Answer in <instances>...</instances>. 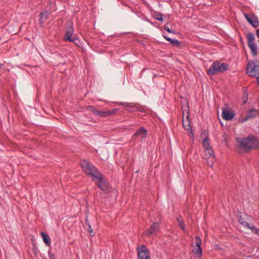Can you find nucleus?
<instances>
[{
  "mask_svg": "<svg viewBox=\"0 0 259 259\" xmlns=\"http://www.w3.org/2000/svg\"><path fill=\"white\" fill-rule=\"evenodd\" d=\"M239 143V147L243 148L245 152H248L252 149H259V139L253 135H249L243 138H236Z\"/></svg>",
  "mask_w": 259,
  "mask_h": 259,
  "instance_id": "1",
  "label": "nucleus"
},
{
  "mask_svg": "<svg viewBox=\"0 0 259 259\" xmlns=\"http://www.w3.org/2000/svg\"><path fill=\"white\" fill-rule=\"evenodd\" d=\"M74 30L72 22H69L66 24L65 33L63 36V40L66 42H71L77 47H79L80 44L77 34H74Z\"/></svg>",
  "mask_w": 259,
  "mask_h": 259,
  "instance_id": "2",
  "label": "nucleus"
},
{
  "mask_svg": "<svg viewBox=\"0 0 259 259\" xmlns=\"http://www.w3.org/2000/svg\"><path fill=\"white\" fill-rule=\"evenodd\" d=\"M80 164L83 171L91 177L92 181H95L96 177L101 173L92 163L86 160H82Z\"/></svg>",
  "mask_w": 259,
  "mask_h": 259,
  "instance_id": "3",
  "label": "nucleus"
},
{
  "mask_svg": "<svg viewBox=\"0 0 259 259\" xmlns=\"http://www.w3.org/2000/svg\"><path fill=\"white\" fill-rule=\"evenodd\" d=\"M96 185L104 193L108 194L111 191L112 187L105 176L101 172L94 181Z\"/></svg>",
  "mask_w": 259,
  "mask_h": 259,
  "instance_id": "4",
  "label": "nucleus"
},
{
  "mask_svg": "<svg viewBox=\"0 0 259 259\" xmlns=\"http://www.w3.org/2000/svg\"><path fill=\"white\" fill-rule=\"evenodd\" d=\"M229 64L226 63H220L217 61L207 69V74L209 76L214 75L218 72H224L229 69Z\"/></svg>",
  "mask_w": 259,
  "mask_h": 259,
  "instance_id": "5",
  "label": "nucleus"
},
{
  "mask_svg": "<svg viewBox=\"0 0 259 259\" xmlns=\"http://www.w3.org/2000/svg\"><path fill=\"white\" fill-rule=\"evenodd\" d=\"M246 72L249 76L256 77V82L259 84V65L255 64L254 61H249L246 69Z\"/></svg>",
  "mask_w": 259,
  "mask_h": 259,
  "instance_id": "6",
  "label": "nucleus"
},
{
  "mask_svg": "<svg viewBox=\"0 0 259 259\" xmlns=\"http://www.w3.org/2000/svg\"><path fill=\"white\" fill-rule=\"evenodd\" d=\"M247 44L250 49L251 53L254 57L257 55V49L256 45L254 43L255 39L254 35L252 33H248L246 34Z\"/></svg>",
  "mask_w": 259,
  "mask_h": 259,
  "instance_id": "7",
  "label": "nucleus"
},
{
  "mask_svg": "<svg viewBox=\"0 0 259 259\" xmlns=\"http://www.w3.org/2000/svg\"><path fill=\"white\" fill-rule=\"evenodd\" d=\"M138 259H150L149 250L145 245H141L137 248Z\"/></svg>",
  "mask_w": 259,
  "mask_h": 259,
  "instance_id": "8",
  "label": "nucleus"
},
{
  "mask_svg": "<svg viewBox=\"0 0 259 259\" xmlns=\"http://www.w3.org/2000/svg\"><path fill=\"white\" fill-rule=\"evenodd\" d=\"M258 116H259V110L255 108H251L247 111L245 117L242 119L241 122H245Z\"/></svg>",
  "mask_w": 259,
  "mask_h": 259,
  "instance_id": "9",
  "label": "nucleus"
},
{
  "mask_svg": "<svg viewBox=\"0 0 259 259\" xmlns=\"http://www.w3.org/2000/svg\"><path fill=\"white\" fill-rule=\"evenodd\" d=\"M88 111H91L93 114L102 117H105L109 116V113L107 111H99L97 110L94 106H88L87 108Z\"/></svg>",
  "mask_w": 259,
  "mask_h": 259,
  "instance_id": "10",
  "label": "nucleus"
},
{
  "mask_svg": "<svg viewBox=\"0 0 259 259\" xmlns=\"http://www.w3.org/2000/svg\"><path fill=\"white\" fill-rule=\"evenodd\" d=\"M244 17L248 21L253 27L256 28L259 25V21L258 18L254 14L249 16L248 14H244Z\"/></svg>",
  "mask_w": 259,
  "mask_h": 259,
  "instance_id": "11",
  "label": "nucleus"
},
{
  "mask_svg": "<svg viewBox=\"0 0 259 259\" xmlns=\"http://www.w3.org/2000/svg\"><path fill=\"white\" fill-rule=\"evenodd\" d=\"M148 132L147 130L144 127H141L139 129H138L135 133V134L133 136V139L136 140L140 136H141L142 139L145 138L147 137Z\"/></svg>",
  "mask_w": 259,
  "mask_h": 259,
  "instance_id": "12",
  "label": "nucleus"
},
{
  "mask_svg": "<svg viewBox=\"0 0 259 259\" xmlns=\"http://www.w3.org/2000/svg\"><path fill=\"white\" fill-rule=\"evenodd\" d=\"M235 113L234 111H230L226 108L222 110V116L224 119L229 121L234 118Z\"/></svg>",
  "mask_w": 259,
  "mask_h": 259,
  "instance_id": "13",
  "label": "nucleus"
},
{
  "mask_svg": "<svg viewBox=\"0 0 259 259\" xmlns=\"http://www.w3.org/2000/svg\"><path fill=\"white\" fill-rule=\"evenodd\" d=\"M247 216V213H242L241 212H238V214H237L238 222L245 228H246L249 224V223L246 222V220H248Z\"/></svg>",
  "mask_w": 259,
  "mask_h": 259,
  "instance_id": "14",
  "label": "nucleus"
},
{
  "mask_svg": "<svg viewBox=\"0 0 259 259\" xmlns=\"http://www.w3.org/2000/svg\"><path fill=\"white\" fill-rule=\"evenodd\" d=\"M159 225L157 222H154L147 230V234L148 236L156 234L159 230Z\"/></svg>",
  "mask_w": 259,
  "mask_h": 259,
  "instance_id": "15",
  "label": "nucleus"
},
{
  "mask_svg": "<svg viewBox=\"0 0 259 259\" xmlns=\"http://www.w3.org/2000/svg\"><path fill=\"white\" fill-rule=\"evenodd\" d=\"M187 120L186 121V123L185 124L184 121H183V125L184 128L188 131V132L191 134L190 137L192 139L194 138V135L193 133V131L191 128V126L190 125V121L189 119V114H188L187 116Z\"/></svg>",
  "mask_w": 259,
  "mask_h": 259,
  "instance_id": "16",
  "label": "nucleus"
},
{
  "mask_svg": "<svg viewBox=\"0 0 259 259\" xmlns=\"http://www.w3.org/2000/svg\"><path fill=\"white\" fill-rule=\"evenodd\" d=\"M163 36L166 40L170 42V44L172 46L178 48H181V46L182 45V43L181 41H179L177 39L171 38L170 37H169L167 35L164 34L163 35Z\"/></svg>",
  "mask_w": 259,
  "mask_h": 259,
  "instance_id": "17",
  "label": "nucleus"
},
{
  "mask_svg": "<svg viewBox=\"0 0 259 259\" xmlns=\"http://www.w3.org/2000/svg\"><path fill=\"white\" fill-rule=\"evenodd\" d=\"M41 236L42 238L43 241L47 246L51 245V239L48 234L44 232H40Z\"/></svg>",
  "mask_w": 259,
  "mask_h": 259,
  "instance_id": "18",
  "label": "nucleus"
},
{
  "mask_svg": "<svg viewBox=\"0 0 259 259\" xmlns=\"http://www.w3.org/2000/svg\"><path fill=\"white\" fill-rule=\"evenodd\" d=\"M246 228L250 229L253 234L259 235V229L256 228L253 224H249Z\"/></svg>",
  "mask_w": 259,
  "mask_h": 259,
  "instance_id": "19",
  "label": "nucleus"
},
{
  "mask_svg": "<svg viewBox=\"0 0 259 259\" xmlns=\"http://www.w3.org/2000/svg\"><path fill=\"white\" fill-rule=\"evenodd\" d=\"M197 248H195L193 250L194 254L198 256H201L202 253V248L201 246H197Z\"/></svg>",
  "mask_w": 259,
  "mask_h": 259,
  "instance_id": "20",
  "label": "nucleus"
},
{
  "mask_svg": "<svg viewBox=\"0 0 259 259\" xmlns=\"http://www.w3.org/2000/svg\"><path fill=\"white\" fill-rule=\"evenodd\" d=\"M177 220L179 223V227L182 229L183 231H185L186 230V226L182 218L181 217L177 218Z\"/></svg>",
  "mask_w": 259,
  "mask_h": 259,
  "instance_id": "21",
  "label": "nucleus"
},
{
  "mask_svg": "<svg viewBox=\"0 0 259 259\" xmlns=\"http://www.w3.org/2000/svg\"><path fill=\"white\" fill-rule=\"evenodd\" d=\"M209 142V138L204 139L202 141L203 145L204 147L205 148L206 150L211 148V147L210 146Z\"/></svg>",
  "mask_w": 259,
  "mask_h": 259,
  "instance_id": "22",
  "label": "nucleus"
},
{
  "mask_svg": "<svg viewBox=\"0 0 259 259\" xmlns=\"http://www.w3.org/2000/svg\"><path fill=\"white\" fill-rule=\"evenodd\" d=\"M49 13L48 10H46L41 12L39 15V19H42L44 18L48 19L49 18Z\"/></svg>",
  "mask_w": 259,
  "mask_h": 259,
  "instance_id": "23",
  "label": "nucleus"
},
{
  "mask_svg": "<svg viewBox=\"0 0 259 259\" xmlns=\"http://www.w3.org/2000/svg\"><path fill=\"white\" fill-rule=\"evenodd\" d=\"M133 104V103L123 102H120L118 103L119 105L124 106L128 108H132L133 110H134L136 107L134 106Z\"/></svg>",
  "mask_w": 259,
  "mask_h": 259,
  "instance_id": "24",
  "label": "nucleus"
},
{
  "mask_svg": "<svg viewBox=\"0 0 259 259\" xmlns=\"http://www.w3.org/2000/svg\"><path fill=\"white\" fill-rule=\"evenodd\" d=\"M206 151H207L205 154L206 155H208L210 157H211L213 159L215 158L214 152L212 148L206 150Z\"/></svg>",
  "mask_w": 259,
  "mask_h": 259,
  "instance_id": "25",
  "label": "nucleus"
},
{
  "mask_svg": "<svg viewBox=\"0 0 259 259\" xmlns=\"http://www.w3.org/2000/svg\"><path fill=\"white\" fill-rule=\"evenodd\" d=\"M201 138L203 140L208 138V134L205 130H202L201 131Z\"/></svg>",
  "mask_w": 259,
  "mask_h": 259,
  "instance_id": "26",
  "label": "nucleus"
},
{
  "mask_svg": "<svg viewBox=\"0 0 259 259\" xmlns=\"http://www.w3.org/2000/svg\"><path fill=\"white\" fill-rule=\"evenodd\" d=\"M163 28L164 30L167 31L168 33H172L174 34L176 33V32L174 30H172V29H171L169 28L168 23H166V24L164 25V26H163Z\"/></svg>",
  "mask_w": 259,
  "mask_h": 259,
  "instance_id": "27",
  "label": "nucleus"
},
{
  "mask_svg": "<svg viewBox=\"0 0 259 259\" xmlns=\"http://www.w3.org/2000/svg\"><path fill=\"white\" fill-rule=\"evenodd\" d=\"M155 19L157 20H158V21H163V19L162 18V15L161 14L158 13H157L156 14V15H155Z\"/></svg>",
  "mask_w": 259,
  "mask_h": 259,
  "instance_id": "28",
  "label": "nucleus"
},
{
  "mask_svg": "<svg viewBox=\"0 0 259 259\" xmlns=\"http://www.w3.org/2000/svg\"><path fill=\"white\" fill-rule=\"evenodd\" d=\"M248 94L246 92H245L244 94L242 96V99L243 100V104H244L246 103L248 100Z\"/></svg>",
  "mask_w": 259,
  "mask_h": 259,
  "instance_id": "29",
  "label": "nucleus"
},
{
  "mask_svg": "<svg viewBox=\"0 0 259 259\" xmlns=\"http://www.w3.org/2000/svg\"><path fill=\"white\" fill-rule=\"evenodd\" d=\"M201 240L199 236L196 237V246H201Z\"/></svg>",
  "mask_w": 259,
  "mask_h": 259,
  "instance_id": "30",
  "label": "nucleus"
},
{
  "mask_svg": "<svg viewBox=\"0 0 259 259\" xmlns=\"http://www.w3.org/2000/svg\"><path fill=\"white\" fill-rule=\"evenodd\" d=\"M117 109H113L112 110H108L109 113V116L111 115L115 114L117 112Z\"/></svg>",
  "mask_w": 259,
  "mask_h": 259,
  "instance_id": "31",
  "label": "nucleus"
},
{
  "mask_svg": "<svg viewBox=\"0 0 259 259\" xmlns=\"http://www.w3.org/2000/svg\"><path fill=\"white\" fill-rule=\"evenodd\" d=\"M88 230H89L90 235L91 236H94V234H93V230H92V229L91 225L90 224H88Z\"/></svg>",
  "mask_w": 259,
  "mask_h": 259,
  "instance_id": "32",
  "label": "nucleus"
},
{
  "mask_svg": "<svg viewBox=\"0 0 259 259\" xmlns=\"http://www.w3.org/2000/svg\"><path fill=\"white\" fill-rule=\"evenodd\" d=\"M48 253L50 259H55V255L53 253H52L50 250L49 251Z\"/></svg>",
  "mask_w": 259,
  "mask_h": 259,
  "instance_id": "33",
  "label": "nucleus"
},
{
  "mask_svg": "<svg viewBox=\"0 0 259 259\" xmlns=\"http://www.w3.org/2000/svg\"><path fill=\"white\" fill-rule=\"evenodd\" d=\"M88 224H90L89 223L88 220L87 219L85 221V225H87L88 226Z\"/></svg>",
  "mask_w": 259,
  "mask_h": 259,
  "instance_id": "34",
  "label": "nucleus"
},
{
  "mask_svg": "<svg viewBox=\"0 0 259 259\" xmlns=\"http://www.w3.org/2000/svg\"><path fill=\"white\" fill-rule=\"evenodd\" d=\"M4 65V64L0 63V70L2 68L3 66Z\"/></svg>",
  "mask_w": 259,
  "mask_h": 259,
  "instance_id": "35",
  "label": "nucleus"
},
{
  "mask_svg": "<svg viewBox=\"0 0 259 259\" xmlns=\"http://www.w3.org/2000/svg\"><path fill=\"white\" fill-rule=\"evenodd\" d=\"M39 22H40V24H42V23H44L43 21H42L41 19H40V20H39Z\"/></svg>",
  "mask_w": 259,
  "mask_h": 259,
  "instance_id": "36",
  "label": "nucleus"
},
{
  "mask_svg": "<svg viewBox=\"0 0 259 259\" xmlns=\"http://www.w3.org/2000/svg\"><path fill=\"white\" fill-rule=\"evenodd\" d=\"M240 40H241V41L242 43H243V41L242 39L241 38H240Z\"/></svg>",
  "mask_w": 259,
  "mask_h": 259,
  "instance_id": "37",
  "label": "nucleus"
},
{
  "mask_svg": "<svg viewBox=\"0 0 259 259\" xmlns=\"http://www.w3.org/2000/svg\"><path fill=\"white\" fill-rule=\"evenodd\" d=\"M213 164V161H211V165H212Z\"/></svg>",
  "mask_w": 259,
  "mask_h": 259,
  "instance_id": "38",
  "label": "nucleus"
},
{
  "mask_svg": "<svg viewBox=\"0 0 259 259\" xmlns=\"http://www.w3.org/2000/svg\"><path fill=\"white\" fill-rule=\"evenodd\" d=\"M258 41H259V40H258Z\"/></svg>",
  "mask_w": 259,
  "mask_h": 259,
  "instance_id": "39",
  "label": "nucleus"
},
{
  "mask_svg": "<svg viewBox=\"0 0 259 259\" xmlns=\"http://www.w3.org/2000/svg\"><path fill=\"white\" fill-rule=\"evenodd\" d=\"M258 85H259V84H258Z\"/></svg>",
  "mask_w": 259,
  "mask_h": 259,
  "instance_id": "40",
  "label": "nucleus"
}]
</instances>
